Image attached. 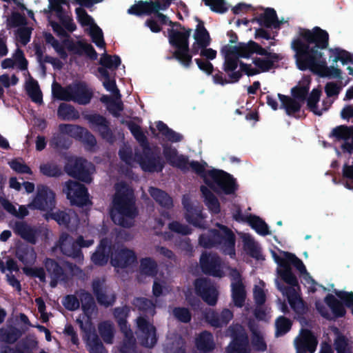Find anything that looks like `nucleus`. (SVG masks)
Returning a JSON list of instances; mask_svg holds the SVG:
<instances>
[{
  "label": "nucleus",
  "instance_id": "nucleus-29",
  "mask_svg": "<svg viewBox=\"0 0 353 353\" xmlns=\"http://www.w3.org/2000/svg\"><path fill=\"white\" fill-rule=\"evenodd\" d=\"M267 47H262L259 43L250 40L248 42H239V59H249L252 55L265 54Z\"/></svg>",
  "mask_w": 353,
  "mask_h": 353
},
{
  "label": "nucleus",
  "instance_id": "nucleus-26",
  "mask_svg": "<svg viewBox=\"0 0 353 353\" xmlns=\"http://www.w3.org/2000/svg\"><path fill=\"white\" fill-rule=\"evenodd\" d=\"M13 230L21 239L33 245L37 243V237L40 233L38 228L30 225L25 221H16Z\"/></svg>",
  "mask_w": 353,
  "mask_h": 353
},
{
  "label": "nucleus",
  "instance_id": "nucleus-34",
  "mask_svg": "<svg viewBox=\"0 0 353 353\" xmlns=\"http://www.w3.org/2000/svg\"><path fill=\"white\" fill-rule=\"evenodd\" d=\"M277 96L281 101L280 108L284 109L288 116H294L296 113L300 112L301 108L300 101L281 93H279Z\"/></svg>",
  "mask_w": 353,
  "mask_h": 353
},
{
  "label": "nucleus",
  "instance_id": "nucleus-32",
  "mask_svg": "<svg viewBox=\"0 0 353 353\" xmlns=\"http://www.w3.org/2000/svg\"><path fill=\"white\" fill-rule=\"evenodd\" d=\"M66 42L68 43L67 49L70 52H72L74 54L78 55H82L84 53L91 60H96L97 59L98 54L90 43L78 41L77 44H74L68 40L65 41V43Z\"/></svg>",
  "mask_w": 353,
  "mask_h": 353
},
{
  "label": "nucleus",
  "instance_id": "nucleus-28",
  "mask_svg": "<svg viewBox=\"0 0 353 353\" xmlns=\"http://www.w3.org/2000/svg\"><path fill=\"white\" fill-rule=\"evenodd\" d=\"M257 22L261 26L267 28L274 27L279 28L281 22L279 21L276 12L274 8H268L265 10L264 12L259 14V17L254 18L252 22Z\"/></svg>",
  "mask_w": 353,
  "mask_h": 353
},
{
  "label": "nucleus",
  "instance_id": "nucleus-23",
  "mask_svg": "<svg viewBox=\"0 0 353 353\" xmlns=\"http://www.w3.org/2000/svg\"><path fill=\"white\" fill-rule=\"evenodd\" d=\"M318 341L312 332L308 329H301L300 336L295 339L298 353H314Z\"/></svg>",
  "mask_w": 353,
  "mask_h": 353
},
{
  "label": "nucleus",
  "instance_id": "nucleus-1",
  "mask_svg": "<svg viewBox=\"0 0 353 353\" xmlns=\"http://www.w3.org/2000/svg\"><path fill=\"white\" fill-rule=\"evenodd\" d=\"M329 46V34L320 27L312 30L300 28L298 36L291 41L296 67L301 71L310 70L322 77L341 78V70L328 67L322 50Z\"/></svg>",
  "mask_w": 353,
  "mask_h": 353
},
{
  "label": "nucleus",
  "instance_id": "nucleus-41",
  "mask_svg": "<svg viewBox=\"0 0 353 353\" xmlns=\"http://www.w3.org/2000/svg\"><path fill=\"white\" fill-rule=\"evenodd\" d=\"M122 123H125L131 134L139 143L141 148L148 147V145H150L148 139L140 125L132 121L125 122L122 121Z\"/></svg>",
  "mask_w": 353,
  "mask_h": 353
},
{
  "label": "nucleus",
  "instance_id": "nucleus-22",
  "mask_svg": "<svg viewBox=\"0 0 353 353\" xmlns=\"http://www.w3.org/2000/svg\"><path fill=\"white\" fill-rule=\"evenodd\" d=\"M231 292L234 305L238 307H242L245 304L246 291L241 279V275L236 269L232 270Z\"/></svg>",
  "mask_w": 353,
  "mask_h": 353
},
{
  "label": "nucleus",
  "instance_id": "nucleus-35",
  "mask_svg": "<svg viewBox=\"0 0 353 353\" xmlns=\"http://www.w3.org/2000/svg\"><path fill=\"white\" fill-rule=\"evenodd\" d=\"M195 344L196 348L203 353L210 352L215 348L213 336L208 331H203L199 335Z\"/></svg>",
  "mask_w": 353,
  "mask_h": 353
},
{
  "label": "nucleus",
  "instance_id": "nucleus-10",
  "mask_svg": "<svg viewBox=\"0 0 353 353\" xmlns=\"http://www.w3.org/2000/svg\"><path fill=\"white\" fill-rule=\"evenodd\" d=\"M136 334L141 344L146 347H152L157 342L156 327L146 316H140L136 319Z\"/></svg>",
  "mask_w": 353,
  "mask_h": 353
},
{
  "label": "nucleus",
  "instance_id": "nucleus-20",
  "mask_svg": "<svg viewBox=\"0 0 353 353\" xmlns=\"http://www.w3.org/2000/svg\"><path fill=\"white\" fill-rule=\"evenodd\" d=\"M114 250V245L107 238H103L91 256L92 262L97 266H105L111 260Z\"/></svg>",
  "mask_w": 353,
  "mask_h": 353
},
{
  "label": "nucleus",
  "instance_id": "nucleus-42",
  "mask_svg": "<svg viewBox=\"0 0 353 353\" xmlns=\"http://www.w3.org/2000/svg\"><path fill=\"white\" fill-rule=\"evenodd\" d=\"M228 79L223 77V74L220 70H217V72L212 75L213 81L216 84L225 85L228 83H235L239 81L242 77V74L240 72H235V70L225 72Z\"/></svg>",
  "mask_w": 353,
  "mask_h": 353
},
{
  "label": "nucleus",
  "instance_id": "nucleus-40",
  "mask_svg": "<svg viewBox=\"0 0 353 353\" xmlns=\"http://www.w3.org/2000/svg\"><path fill=\"white\" fill-rule=\"evenodd\" d=\"M43 264L50 277L68 279L67 273L55 259L46 258Z\"/></svg>",
  "mask_w": 353,
  "mask_h": 353
},
{
  "label": "nucleus",
  "instance_id": "nucleus-53",
  "mask_svg": "<svg viewBox=\"0 0 353 353\" xmlns=\"http://www.w3.org/2000/svg\"><path fill=\"white\" fill-rule=\"evenodd\" d=\"M321 90L319 88H314L310 92L307 99V105L310 111L314 114L321 116L323 114L322 110L318 109L317 104L320 100Z\"/></svg>",
  "mask_w": 353,
  "mask_h": 353
},
{
  "label": "nucleus",
  "instance_id": "nucleus-45",
  "mask_svg": "<svg viewBox=\"0 0 353 353\" xmlns=\"http://www.w3.org/2000/svg\"><path fill=\"white\" fill-rule=\"evenodd\" d=\"M156 127L162 136L165 137V139L170 142L177 143L181 141L183 139V135L170 128L167 124L161 121L156 123Z\"/></svg>",
  "mask_w": 353,
  "mask_h": 353
},
{
  "label": "nucleus",
  "instance_id": "nucleus-21",
  "mask_svg": "<svg viewBox=\"0 0 353 353\" xmlns=\"http://www.w3.org/2000/svg\"><path fill=\"white\" fill-rule=\"evenodd\" d=\"M70 101L79 105L88 104L92 97V91L88 88L86 83L77 81L70 85Z\"/></svg>",
  "mask_w": 353,
  "mask_h": 353
},
{
  "label": "nucleus",
  "instance_id": "nucleus-6",
  "mask_svg": "<svg viewBox=\"0 0 353 353\" xmlns=\"http://www.w3.org/2000/svg\"><path fill=\"white\" fill-rule=\"evenodd\" d=\"M135 158L144 172H161L165 167L159 153L153 150L150 145L143 148L141 152H136Z\"/></svg>",
  "mask_w": 353,
  "mask_h": 353
},
{
  "label": "nucleus",
  "instance_id": "nucleus-30",
  "mask_svg": "<svg viewBox=\"0 0 353 353\" xmlns=\"http://www.w3.org/2000/svg\"><path fill=\"white\" fill-rule=\"evenodd\" d=\"M73 216H76V214L70 210H57L56 211H53L52 209V210L47 212L45 214V219L46 220H54L60 226H64L66 228H69V224Z\"/></svg>",
  "mask_w": 353,
  "mask_h": 353
},
{
  "label": "nucleus",
  "instance_id": "nucleus-3",
  "mask_svg": "<svg viewBox=\"0 0 353 353\" xmlns=\"http://www.w3.org/2000/svg\"><path fill=\"white\" fill-rule=\"evenodd\" d=\"M191 32L192 29L190 28L185 32H180L174 29L168 30L169 43L175 50L167 59L169 60L175 59L186 68L191 66L192 57L200 54L201 49L208 47L203 43H198V41H195L190 48L189 39Z\"/></svg>",
  "mask_w": 353,
  "mask_h": 353
},
{
  "label": "nucleus",
  "instance_id": "nucleus-60",
  "mask_svg": "<svg viewBox=\"0 0 353 353\" xmlns=\"http://www.w3.org/2000/svg\"><path fill=\"white\" fill-rule=\"evenodd\" d=\"M72 144L70 139L65 136V134L61 133L53 136L50 140V145L56 149H68Z\"/></svg>",
  "mask_w": 353,
  "mask_h": 353
},
{
  "label": "nucleus",
  "instance_id": "nucleus-48",
  "mask_svg": "<svg viewBox=\"0 0 353 353\" xmlns=\"http://www.w3.org/2000/svg\"><path fill=\"white\" fill-rule=\"evenodd\" d=\"M57 115L63 121L76 120L79 118V112L70 104L62 103L57 110Z\"/></svg>",
  "mask_w": 353,
  "mask_h": 353
},
{
  "label": "nucleus",
  "instance_id": "nucleus-55",
  "mask_svg": "<svg viewBox=\"0 0 353 353\" xmlns=\"http://www.w3.org/2000/svg\"><path fill=\"white\" fill-rule=\"evenodd\" d=\"M292 325V321L290 319L284 316H279L275 321V336L279 337L286 334L291 330Z\"/></svg>",
  "mask_w": 353,
  "mask_h": 353
},
{
  "label": "nucleus",
  "instance_id": "nucleus-39",
  "mask_svg": "<svg viewBox=\"0 0 353 353\" xmlns=\"http://www.w3.org/2000/svg\"><path fill=\"white\" fill-rule=\"evenodd\" d=\"M281 270L279 271V274L281 278V279L287 284L290 285V287L293 288V287H296L299 285V281L296 275L292 272V270L291 267H289L288 264H283V266L281 267ZM285 287H279V290L283 293L285 294Z\"/></svg>",
  "mask_w": 353,
  "mask_h": 353
},
{
  "label": "nucleus",
  "instance_id": "nucleus-46",
  "mask_svg": "<svg viewBox=\"0 0 353 353\" xmlns=\"http://www.w3.org/2000/svg\"><path fill=\"white\" fill-rule=\"evenodd\" d=\"M79 298L84 314L90 317L97 310L94 297L90 292L83 290L79 294Z\"/></svg>",
  "mask_w": 353,
  "mask_h": 353
},
{
  "label": "nucleus",
  "instance_id": "nucleus-52",
  "mask_svg": "<svg viewBox=\"0 0 353 353\" xmlns=\"http://www.w3.org/2000/svg\"><path fill=\"white\" fill-rule=\"evenodd\" d=\"M249 329L252 333L251 343L254 350L265 352L267 350V344L261 332L252 325H249Z\"/></svg>",
  "mask_w": 353,
  "mask_h": 353
},
{
  "label": "nucleus",
  "instance_id": "nucleus-25",
  "mask_svg": "<svg viewBox=\"0 0 353 353\" xmlns=\"http://www.w3.org/2000/svg\"><path fill=\"white\" fill-rule=\"evenodd\" d=\"M204 318L211 326L220 328L228 324L233 318V313L228 308L223 309L220 314L209 309L204 312Z\"/></svg>",
  "mask_w": 353,
  "mask_h": 353
},
{
  "label": "nucleus",
  "instance_id": "nucleus-16",
  "mask_svg": "<svg viewBox=\"0 0 353 353\" xmlns=\"http://www.w3.org/2000/svg\"><path fill=\"white\" fill-rule=\"evenodd\" d=\"M55 204L54 192L46 185L38 186L37 195L31 205L34 209L48 212L54 208Z\"/></svg>",
  "mask_w": 353,
  "mask_h": 353
},
{
  "label": "nucleus",
  "instance_id": "nucleus-44",
  "mask_svg": "<svg viewBox=\"0 0 353 353\" xmlns=\"http://www.w3.org/2000/svg\"><path fill=\"white\" fill-rule=\"evenodd\" d=\"M185 217L186 221L194 227L205 228V223L203 220L205 216L201 210L194 208H188Z\"/></svg>",
  "mask_w": 353,
  "mask_h": 353
},
{
  "label": "nucleus",
  "instance_id": "nucleus-8",
  "mask_svg": "<svg viewBox=\"0 0 353 353\" xmlns=\"http://www.w3.org/2000/svg\"><path fill=\"white\" fill-rule=\"evenodd\" d=\"M63 192L72 205L84 207L91 204L88 188L79 182L68 180L65 183Z\"/></svg>",
  "mask_w": 353,
  "mask_h": 353
},
{
  "label": "nucleus",
  "instance_id": "nucleus-17",
  "mask_svg": "<svg viewBox=\"0 0 353 353\" xmlns=\"http://www.w3.org/2000/svg\"><path fill=\"white\" fill-rule=\"evenodd\" d=\"M92 290L98 303L105 307L112 306L117 301V294L114 292H108L105 285V281L99 278L93 279Z\"/></svg>",
  "mask_w": 353,
  "mask_h": 353
},
{
  "label": "nucleus",
  "instance_id": "nucleus-13",
  "mask_svg": "<svg viewBox=\"0 0 353 353\" xmlns=\"http://www.w3.org/2000/svg\"><path fill=\"white\" fill-rule=\"evenodd\" d=\"M232 341L227 347V353H249L248 336L241 325L230 326Z\"/></svg>",
  "mask_w": 353,
  "mask_h": 353
},
{
  "label": "nucleus",
  "instance_id": "nucleus-12",
  "mask_svg": "<svg viewBox=\"0 0 353 353\" xmlns=\"http://www.w3.org/2000/svg\"><path fill=\"white\" fill-rule=\"evenodd\" d=\"M194 291L208 305L214 306L218 301L219 292L214 283L208 278H199L194 281Z\"/></svg>",
  "mask_w": 353,
  "mask_h": 353
},
{
  "label": "nucleus",
  "instance_id": "nucleus-24",
  "mask_svg": "<svg viewBox=\"0 0 353 353\" xmlns=\"http://www.w3.org/2000/svg\"><path fill=\"white\" fill-rule=\"evenodd\" d=\"M224 61L222 69L224 72H231L237 69L239 62V43L232 46L225 45L221 50Z\"/></svg>",
  "mask_w": 353,
  "mask_h": 353
},
{
  "label": "nucleus",
  "instance_id": "nucleus-50",
  "mask_svg": "<svg viewBox=\"0 0 353 353\" xmlns=\"http://www.w3.org/2000/svg\"><path fill=\"white\" fill-rule=\"evenodd\" d=\"M140 272L148 276H156L158 273V265L151 257H145L140 260Z\"/></svg>",
  "mask_w": 353,
  "mask_h": 353
},
{
  "label": "nucleus",
  "instance_id": "nucleus-61",
  "mask_svg": "<svg viewBox=\"0 0 353 353\" xmlns=\"http://www.w3.org/2000/svg\"><path fill=\"white\" fill-rule=\"evenodd\" d=\"M352 126L341 125L334 128L330 134V137L336 138V140H349L352 134Z\"/></svg>",
  "mask_w": 353,
  "mask_h": 353
},
{
  "label": "nucleus",
  "instance_id": "nucleus-49",
  "mask_svg": "<svg viewBox=\"0 0 353 353\" xmlns=\"http://www.w3.org/2000/svg\"><path fill=\"white\" fill-rule=\"evenodd\" d=\"M41 174L47 177L57 178L63 174L61 167L54 161L41 163L39 166Z\"/></svg>",
  "mask_w": 353,
  "mask_h": 353
},
{
  "label": "nucleus",
  "instance_id": "nucleus-14",
  "mask_svg": "<svg viewBox=\"0 0 353 353\" xmlns=\"http://www.w3.org/2000/svg\"><path fill=\"white\" fill-rule=\"evenodd\" d=\"M85 119L92 125L94 131L97 132L103 140L109 143H113L115 136L110 128V121L99 114H87Z\"/></svg>",
  "mask_w": 353,
  "mask_h": 353
},
{
  "label": "nucleus",
  "instance_id": "nucleus-36",
  "mask_svg": "<svg viewBox=\"0 0 353 353\" xmlns=\"http://www.w3.org/2000/svg\"><path fill=\"white\" fill-rule=\"evenodd\" d=\"M201 192L204 198V202L212 214H218L221 212V205L218 199L211 192V190L205 185L200 188Z\"/></svg>",
  "mask_w": 353,
  "mask_h": 353
},
{
  "label": "nucleus",
  "instance_id": "nucleus-31",
  "mask_svg": "<svg viewBox=\"0 0 353 353\" xmlns=\"http://www.w3.org/2000/svg\"><path fill=\"white\" fill-rule=\"evenodd\" d=\"M289 304L294 312L299 316H303L307 312V306L303 300L299 297L294 288H285Z\"/></svg>",
  "mask_w": 353,
  "mask_h": 353
},
{
  "label": "nucleus",
  "instance_id": "nucleus-11",
  "mask_svg": "<svg viewBox=\"0 0 353 353\" xmlns=\"http://www.w3.org/2000/svg\"><path fill=\"white\" fill-rule=\"evenodd\" d=\"M59 130L61 133L67 134L87 146L93 148L97 145L95 137L85 128L78 125L61 123Z\"/></svg>",
  "mask_w": 353,
  "mask_h": 353
},
{
  "label": "nucleus",
  "instance_id": "nucleus-63",
  "mask_svg": "<svg viewBox=\"0 0 353 353\" xmlns=\"http://www.w3.org/2000/svg\"><path fill=\"white\" fill-rule=\"evenodd\" d=\"M100 336L106 343H112L114 337L113 328L108 321H103L98 327Z\"/></svg>",
  "mask_w": 353,
  "mask_h": 353
},
{
  "label": "nucleus",
  "instance_id": "nucleus-4",
  "mask_svg": "<svg viewBox=\"0 0 353 353\" xmlns=\"http://www.w3.org/2000/svg\"><path fill=\"white\" fill-rule=\"evenodd\" d=\"M219 229H210L206 233L199 236V245L207 249L219 245L225 255L234 259L236 256V236L234 232L227 226L217 224Z\"/></svg>",
  "mask_w": 353,
  "mask_h": 353
},
{
  "label": "nucleus",
  "instance_id": "nucleus-57",
  "mask_svg": "<svg viewBox=\"0 0 353 353\" xmlns=\"http://www.w3.org/2000/svg\"><path fill=\"white\" fill-rule=\"evenodd\" d=\"M243 242L244 250L247 254L251 257L259 260L261 258V252L254 240L252 238H245Z\"/></svg>",
  "mask_w": 353,
  "mask_h": 353
},
{
  "label": "nucleus",
  "instance_id": "nucleus-58",
  "mask_svg": "<svg viewBox=\"0 0 353 353\" xmlns=\"http://www.w3.org/2000/svg\"><path fill=\"white\" fill-rule=\"evenodd\" d=\"M132 303L138 310L143 312L151 313L154 310L152 301L145 297H135Z\"/></svg>",
  "mask_w": 353,
  "mask_h": 353
},
{
  "label": "nucleus",
  "instance_id": "nucleus-5",
  "mask_svg": "<svg viewBox=\"0 0 353 353\" xmlns=\"http://www.w3.org/2000/svg\"><path fill=\"white\" fill-rule=\"evenodd\" d=\"M208 176L210 179L205 178L204 183L219 195L221 194H233L238 190L235 179L230 174L222 170H208Z\"/></svg>",
  "mask_w": 353,
  "mask_h": 353
},
{
  "label": "nucleus",
  "instance_id": "nucleus-51",
  "mask_svg": "<svg viewBox=\"0 0 353 353\" xmlns=\"http://www.w3.org/2000/svg\"><path fill=\"white\" fill-rule=\"evenodd\" d=\"M247 222L259 234L262 236L270 234L267 223L259 216L250 214L248 216Z\"/></svg>",
  "mask_w": 353,
  "mask_h": 353
},
{
  "label": "nucleus",
  "instance_id": "nucleus-18",
  "mask_svg": "<svg viewBox=\"0 0 353 353\" xmlns=\"http://www.w3.org/2000/svg\"><path fill=\"white\" fill-rule=\"evenodd\" d=\"M137 261V256L134 250L127 248H117L112 251L110 263L117 268H126Z\"/></svg>",
  "mask_w": 353,
  "mask_h": 353
},
{
  "label": "nucleus",
  "instance_id": "nucleus-47",
  "mask_svg": "<svg viewBox=\"0 0 353 353\" xmlns=\"http://www.w3.org/2000/svg\"><path fill=\"white\" fill-rule=\"evenodd\" d=\"M26 90L33 102L39 104L43 102V94L39 83L32 77L26 81Z\"/></svg>",
  "mask_w": 353,
  "mask_h": 353
},
{
  "label": "nucleus",
  "instance_id": "nucleus-62",
  "mask_svg": "<svg viewBox=\"0 0 353 353\" xmlns=\"http://www.w3.org/2000/svg\"><path fill=\"white\" fill-rule=\"evenodd\" d=\"M70 85L64 88L56 82L53 83L52 84L53 96L61 101H70Z\"/></svg>",
  "mask_w": 353,
  "mask_h": 353
},
{
  "label": "nucleus",
  "instance_id": "nucleus-37",
  "mask_svg": "<svg viewBox=\"0 0 353 353\" xmlns=\"http://www.w3.org/2000/svg\"><path fill=\"white\" fill-rule=\"evenodd\" d=\"M149 193L152 199L162 208L171 209L173 207V200L172 197L165 191L151 187Z\"/></svg>",
  "mask_w": 353,
  "mask_h": 353
},
{
  "label": "nucleus",
  "instance_id": "nucleus-7",
  "mask_svg": "<svg viewBox=\"0 0 353 353\" xmlns=\"http://www.w3.org/2000/svg\"><path fill=\"white\" fill-rule=\"evenodd\" d=\"M130 307L125 305L122 307H114L112 312L113 316L121 332L124 335L123 348L128 349H133L136 342L133 332L127 321V319L130 316Z\"/></svg>",
  "mask_w": 353,
  "mask_h": 353
},
{
  "label": "nucleus",
  "instance_id": "nucleus-43",
  "mask_svg": "<svg viewBox=\"0 0 353 353\" xmlns=\"http://www.w3.org/2000/svg\"><path fill=\"white\" fill-rule=\"evenodd\" d=\"M195 20L197 21V25L193 35L195 41H198V43H203L207 46L210 45L211 38L210 33L205 27L203 21L195 17Z\"/></svg>",
  "mask_w": 353,
  "mask_h": 353
},
{
  "label": "nucleus",
  "instance_id": "nucleus-64",
  "mask_svg": "<svg viewBox=\"0 0 353 353\" xmlns=\"http://www.w3.org/2000/svg\"><path fill=\"white\" fill-rule=\"evenodd\" d=\"M129 14L134 16L150 15L148 1H139L128 10Z\"/></svg>",
  "mask_w": 353,
  "mask_h": 353
},
{
  "label": "nucleus",
  "instance_id": "nucleus-9",
  "mask_svg": "<svg viewBox=\"0 0 353 353\" xmlns=\"http://www.w3.org/2000/svg\"><path fill=\"white\" fill-rule=\"evenodd\" d=\"M64 171L71 177L79 181L90 183L91 174L88 168V161L81 157H70L64 165Z\"/></svg>",
  "mask_w": 353,
  "mask_h": 353
},
{
  "label": "nucleus",
  "instance_id": "nucleus-38",
  "mask_svg": "<svg viewBox=\"0 0 353 353\" xmlns=\"http://www.w3.org/2000/svg\"><path fill=\"white\" fill-rule=\"evenodd\" d=\"M15 256L25 265H32L37 257L33 248L26 245L17 248Z\"/></svg>",
  "mask_w": 353,
  "mask_h": 353
},
{
  "label": "nucleus",
  "instance_id": "nucleus-59",
  "mask_svg": "<svg viewBox=\"0 0 353 353\" xmlns=\"http://www.w3.org/2000/svg\"><path fill=\"white\" fill-rule=\"evenodd\" d=\"M87 346L90 353H108L101 339L96 334H94L91 339H88Z\"/></svg>",
  "mask_w": 353,
  "mask_h": 353
},
{
  "label": "nucleus",
  "instance_id": "nucleus-27",
  "mask_svg": "<svg viewBox=\"0 0 353 353\" xmlns=\"http://www.w3.org/2000/svg\"><path fill=\"white\" fill-rule=\"evenodd\" d=\"M273 43H270L269 46H267L265 49V54H260L259 56H263L265 58L255 57L252 59V63L255 65L258 70L261 72H265L270 70L274 67V63L279 62L281 57V56L275 52H271L269 51L270 46H272Z\"/></svg>",
  "mask_w": 353,
  "mask_h": 353
},
{
  "label": "nucleus",
  "instance_id": "nucleus-19",
  "mask_svg": "<svg viewBox=\"0 0 353 353\" xmlns=\"http://www.w3.org/2000/svg\"><path fill=\"white\" fill-rule=\"evenodd\" d=\"M163 155L167 163L174 168L180 169L183 172L189 170L188 157L183 154H179L176 148L169 144H163Z\"/></svg>",
  "mask_w": 353,
  "mask_h": 353
},
{
  "label": "nucleus",
  "instance_id": "nucleus-56",
  "mask_svg": "<svg viewBox=\"0 0 353 353\" xmlns=\"http://www.w3.org/2000/svg\"><path fill=\"white\" fill-rule=\"evenodd\" d=\"M121 60L119 56L110 55L107 53H103L101 55V57L99 60V64L102 65V67L105 68L107 69H114L116 70L121 65Z\"/></svg>",
  "mask_w": 353,
  "mask_h": 353
},
{
  "label": "nucleus",
  "instance_id": "nucleus-2",
  "mask_svg": "<svg viewBox=\"0 0 353 353\" xmlns=\"http://www.w3.org/2000/svg\"><path fill=\"white\" fill-rule=\"evenodd\" d=\"M112 204L110 212L112 221L123 228L132 227L139 210L134 192L126 183H121L116 186Z\"/></svg>",
  "mask_w": 353,
  "mask_h": 353
},
{
  "label": "nucleus",
  "instance_id": "nucleus-54",
  "mask_svg": "<svg viewBox=\"0 0 353 353\" xmlns=\"http://www.w3.org/2000/svg\"><path fill=\"white\" fill-rule=\"evenodd\" d=\"M310 90V81L300 83L291 89L292 97L296 100L303 102L306 100Z\"/></svg>",
  "mask_w": 353,
  "mask_h": 353
},
{
  "label": "nucleus",
  "instance_id": "nucleus-15",
  "mask_svg": "<svg viewBox=\"0 0 353 353\" xmlns=\"http://www.w3.org/2000/svg\"><path fill=\"white\" fill-rule=\"evenodd\" d=\"M199 262L201 271L205 275L219 278L223 276L222 261L217 254L204 252L201 255Z\"/></svg>",
  "mask_w": 353,
  "mask_h": 353
},
{
  "label": "nucleus",
  "instance_id": "nucleus-33",
  "mask_svg": "<svg viewBox=\"0 0 353 353\" xmlns=\"http://www.w3.org/2000/svg\"><path fill=\"white\" fill-rule=\"evenodd\" d=\"M282 253L283 256L286 257L285 263L288 264L289 267L293 265L301 274L304 275V279L307 283H315V281L307 272L305 265L299 258L291 252L283 251Z\"/></svg>",
  "mask_w": 353,
  "mask_h": 353
}]
</instances>
